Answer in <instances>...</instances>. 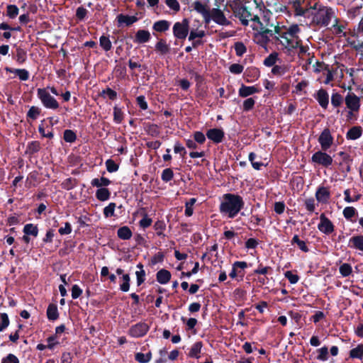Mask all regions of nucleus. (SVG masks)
Returning a JSON list of instances; mask_svg holds the SVG:
<instances>
[{
  "label": "nucleus",
  "mask_w": 363,
  "mask_h": 363,
  "mask_svg": "<svg viewBox=\"0 0 363 363\" xmlns=\"http://www.w3.org/2000/svg\"><path fill=\"white\" fill-rule=\"evenodd\" d=\"M245 202L242 196L234 194H225L221 201L219 211L223 216L228 218H234L244 208Z\"/></svg>",
  "instance_id": "obj_1"
},
{
  "label": "nucleus",
  "mask_w": 363,
  "mask_h": 363,
  "mask_svg": "<svg viewBox=\"0 0 363 363\" xmlns=\"http://www.w3.org/2000/svg\"><path fill=\"white\" fill-rule=\"evenodd\" d=\"M318 4H315L313 6V9H316L317 11L313 17V22L318 26H328L333 16V11L331 8L320 5L318 8Z\"/></svg>",
  "instance_id": "obj_2"
},
{
  "label": "nucleus",
  "mask_w": 363,
  "mask_h": 363,
  "mask_svg": "<svg viewBox=\"0 0 363 363\" xmlns=\"http://www.w3.org/2000/svg\"><path fill=\"white\" fill-rule=\"evenodd\" d=\"M37 96L43 106L48 109L56 110L60 106L57 101L50 94L47 89L38 88L37 89Z\"/></svg>",
  "instance_id": "obj_3"
},
{
  "label": "nucleus",
  "mask_w": 363,
  "mask_h": 363,
  "mask_svg": "<svg viewBox=\"0 0 363 363\" xmlns=\"http://www.w3.org/2000/svg\"><path fill=\"white\" fill-rule=\"evenodd\" d=\"M174 36L180 40H184L189 30V21L184 18L182 22H176L172 28Z\"/></svg>",
  "instance_id": "obj_4"
},
{
  "label": "nucleus",
  "mask_w": 363,
  "mask_h": 363,
  "mask_svg": "<svg viewBox=\"0 0 363 363\" xmlns=\"http://www.w3.org/2000/svg\"><path fill=\"white\" fill-rule=\"evenodd\" d=\"M325 152L322 150L315 152L311 157V162L325 168L329 167L333 164V160Z\"/></svg>",
  "instance_id": "obj_5"
},
{
  "label": "nucleus",
  "mask_w": 363,
  "mask_h": 363,
  "mask_svg": "<svg viewBox=\"0 0 363 363\" xmlns=\"http://www.w3.org/2000/svg\"><path fill=\"white\" fill-rule=\"evenodd\" d=\"M150 325L145 322H139L130 327L128 331V335L134 338L144 337L148 333Z\"/></svg>",
  "instance_id": "obj_6"
},
{
  "label": "nucleus",
  "mask_w": 363,
  "mask_h": 363,
  "mask_svg": "<svg viewBox=\"0 0 363 363\" xmlns=\"http://www.w3.org/2000/svg\"><path fill=\"white\" fill-rule=\"evenodd\" d=\"M333 137L328 128H325L318 137V141L323 151H327L333 143Z\"/></svg>",
  "instance_id": "obj_7"
},
{
  "label": "nucleus",
  "mask_w": 363,
  "mask_h": 363,
  "mask_svg": "<svg viewBox=\"0 0 363 363\" xmlns=\"http://www.w3.org/2000/svg\"><path fill=\"white\" fill-rule=\"evenodd\" d=\"M208 23L213 20L215 23L221 26H228L230 22L226 18L224 13L218 8H213L210 11Z\"/></svg>",
  "instance_id": "obj_8"
},
{
  "label": "nucleus",
  "mask_w": 363,
  "mask_h": 363,
  "mask_svg": "<svg viewBox=\"0 0 363 363\" xmlns=\"http://www.w3.org/2000/svg\"><path fill=\"white\" fill-rule=\"evenodd\" d=\"M318 229L325 235H330L334 232L335 225L324 213H322L320 216V223L318 225Z\"/></svg>",
  "instance_id": "obj_9"
},
{
  "label": "nucleus",
  "mask_w": 363,
  "mask_h": 363,
  "mask_svg": "<svg viewBox=\"0 0 363 363\" xmlns=\"http://www.w3.org/2000/svg\"><path fill=\"white\" fill-rule=\"evenodd\" d=\"M346 108L351 111H359L360 99L353 92H348L345 97Z\"/></svg>",
  "instance_id": "obj_10"
},
{
  "label": "nucleus",
  "mask_w": 363,
  "mask_h": 363,
  "mask_svg": "<svg viewBox=\"0 0 363 363\" xmlns=\"http://www.w3.org/2000/svg\"><path fill=\"white\" fill-rule=\"evenodd\" d=\"M235 13V16L240 19V21H241V23L243 26H248V24H249L248 18L252 16V14L247 6H239L236 9Z\"/></svg>",
  "instance_id": "obj_11"
},
{
  "label": "nucleus",
  "mask_w": 363,
  "mask_h": 363,
  "mask_svg": "<svg viewBox=\"0 0 363 363\" xmlns=\"http://www.w3.org/2000/svg\"><path fill=\"white\" fill-rule=\"evenodd\" d=\"M206 137L214 143L218 144L223 140L225 133L220 128H211L207 130Z\"/></svg>",
  "instance_id": "obj_12"
},
{
  "label": "nucleus",
  "mask_w": 363,
  "mask_h": 363,
  "mask_svg": "<svg viewBox=\"0 0 363 363\" xmlns=\"http://www.w3.org/2000/svg\"><path fill=\"white\" fill-rule=\"evenodd\" d=\"M314 98L318 101L319 105L324 109H326L329 104V95L327 91L324 89H320L315 94Z\"/></svg>",
  "instance_id": "obj_13"
},
{
  "label": "nucleus",
  "mask_w": 363,
  "mask_h": 363,
  "mask_svg": "<svg viewBox=\"0 0 363 363\" xmlns=\"http://www.w3.org/2000/svg\"><path fill=\"white\" fill-rule=\"evenodd\" d=\"M116 20L118 22V26L121 27L123 25L125 26H130L137 22L139 18L135 16H128L121 13L116 16Z\"/></svg>",
  "instance_id": "obj_14"
},
{
  "label": "nucleus",
  "mask_w": 363,
  "mask_h": 363,
  "mask_svg": "<svg viewBox=\"0 0 363 363\" xmlns=\"http://www.w3.org/2000/svg\"><path fill=\"white\" fill-rule=\"evenodd\" d=\"M151 39V34L147 30L140 29L135 35L133 42L138 44L148 43Z\"/></svg>",
  "instance_id": "obj_15"
},
{
  "label": "nucleus",
  "mask_w": 363,
  "mask_h": 363,
  "mask_svg": "<svg viewBox=\"0 0 363 363\" xmlns=\"http://www.w3.org/2000/svg\"><path fill=\"white\" fill-rule=\"evenodd\" d=\"M330 198V192L328 187L321 186L317 189L315 192V199L318 202L326 203H328Z\"/></svg>",
  "instance_id": "obj_16"
},
{
  "label": "nucleus",
  "mask_w": 363,
  "mask_h": 363,
  "mask_svg": "<svg viewBox=\"0 0 363 363\" xmlns=\"http://www.w3.org/2000/svg\"><path fill=\"white\" fill-rule=\"evenodd\" d=\"M194 9L199 13L201 14L204 18V21L206 23H208V18L210 16V9L207 8V6L203 4L200 1L196 0L193 3Z\"/></svg>",
  "instance_id": "obj_17"
},
{
  "label": "nucleus",
  "mask_w": 363,
  "mask_h": 363,
  "mask_svg": "<svg viewBox=\"0 0 363 363\" xmlns=\"http://www.w3.org/2000/svg\"><path fill=\"white\" fill-rule=\"evenodd\" d=\"M194 9L199 13L201 14L204 18V21L206 23H208V18L210 16V9L207 8V6L203 4L200 1L196 0L193 3Z\"/></svg>",
  "instance_id": "obj_18"
},
{
  "label": "nucleus",
  "mask_w": 363,
  "mask_h": 363,
  "mask_svg": "<svg viewBox=\"0 0 363 363\" xmlns=\"http://www.w3.org/2000/svg\"><path fill=\"white\" fill-rule=\"evenodd\" d=\"M282 38H284V42H281V43L289 50L292 51L294 49H296L301 40L298 39V37H296V39L292 38L291 39L288 38L286 35H281Z\"/></svg>",
  "instance_id": "obj_19"
},
{
  "label": "nucleus",
  "mask_w": 363,
  "mask_h": 363,
  "mask_svg": "<svg viewBox=\"0 0 363 363\" xmlns=\"http://www.w3.org/2000/svg\"><path fill=\"white\" fill-rule=\"evenodd\" d=\"M260 90L255 86H248L242 84L238 90V94L240 96L245 98L255 93H259Z\"/></svg>",
  "instance_id": "obj_20"
},
{
  "label": "nucleus",
  "mask_w": 363,
  "mask_h": 363,
  "mask_svg": "<svg viewBox=\"0 0 363 363\" xmlns=\"http://www.w3.org/2000/svg\"><path fill=\"white\" fill-rule=\"evenodd\" d=\"M171 23L167 20L155 21L152 25V30L157 33H164L169 29Z\"/></svg>",
  "instance_id": "obj_21"
},
{
  "label": "nucleus",
  "mask_w": 363,
  "mask_h": 363,
  "mask_svg": "<svg viewBox=\"0 0 363 363\" xmlns=\"http://www.w3.org/2000/svg\"><path fill=\"white\" fill-rule=\"evenodd\" d=\"M4 69L6 72L15 73L21 81H27L29 79V72L26 69H14L6 67Z\"/></svg>",
  "instance_id": "obj_22"
},
{
  "label": "nucleus",
  "mask_w": 363,
  "mask_h": 363,
  "mask_svg": "<svg viewBox=\"0 0 363 363\" xmlns=\"http://www.w3.org/2000/svg\"><path fill=\"white\" fill-rule=\"evenodd\" d=\"M171 277L170 272L165 269L159 270L156 274L157 281L161 284H167L170 281Z\"/></svg>",
  "instance_id": "obj_23"
},
{
  "label": "nucleus",
  "mask_w": 363,
  "mask_h": 363,
  "mask_svg": "<svg viewBox=\"0 0 363 363\" xmlns=\"http://www.w3.org/2000/svg\"><path fill=\"white\" fill-rule=\"evenodd\" d=\"M362 135V128L359 125L353 126L346 133L347 140H354L359 138Z\"/></svg>",
  "instance_id": "obj_24"
},
{
  "label": "nucleus",
  "mask_w": 363,
  "mask_h": 363,
  "mask_svg": "<svg viewBox=\"0 0 363 363\" xmlns=\"http://www.w3.org/2000/svg\"><path fill=\"white\" fill-rule=\"evenodd\" d=\"M247 82H252L260 76V72L257 67L247 68L245 72Z\"/></svg>",
  "instance_id": "obj_25"
},
{
  "label": "nucleus",
  "mask_w": 363,
  "mask_h": 363,
  "mask_svg": "<svg viewBox=\"0 0 363 363\" xmlns=\"http://www.w3.org/2000/svg\"><path fill=\"white\" fill-rule=\"evenodd\" d=\"M46 314L49 320L55 321L57 320L59 318V313L57 305L55 303H50L48 306Z\"/></svg>",
  "instance_id": "obj_26"
},
{
  "label": "nucleus",
  "mask_w": 363,
  "mask_h": 363,
  "mask_svg": "<svg viewBox=\"0 0 363 363\" xmlns=\"http://www.w3.org/2000/svg\"><path fill=\"white\" fill-rule=\"evenodd\" d=\"M155 50L160 55H164L169 52L170 48L169 45L167 43L166 40L161 38L155 44Z\"/></svg>",
  "instance_id": "obj_27"
},
{
  "label": "nucleus",
  "mask_w": 363,
  "mask_h": 363,
  "mask_svg": "<svg viewBox=\"0 0 363 363\" xmlns=\"http://www.w3.org/2000/svg\"><path fill=\"white\" fill-rule=\"evenodd\" d=\"M117 235L120 239L127 240L131 238L133 233L130 228L125 225L118 229Z\"/></svg>",
  "instance_id": "obj_28"
},
{
  "label": "nucleus",
  "mask_w": 363,
  "mask_h": 363,
  "mask_svg": "<svg viewBox=\"0 0 363 363\" xmlns=\"http://www.w3.org/2000/svg\"><path fill=\"white\" fill-rule=\"evenodd\" d=\"M203 346L201 341L196 342L191 347L189 352V357L192 358L199 359L200 357L199 354Z\"/></svg>",
  "instance_id": "obj_29"
},
{
  "label": "nucleus",
  "mask_w": 363,
  "mask_h": 363,
  "mask_svg": "<svg viewBox=\"0 0 363 363\" xmlns=\"http://www.w3.org/2000/svg\"><path fill=\"white\" fill-rule=\"evenodd\" d=\"M41 148L40 143L38 140H33L28 143L26 153L33 155L40 151Z\"/></svg>",
  "instance_id": "obj_30"
},
{
  "label": "nucleus",
  "mask_w": 363,
  "mask_h": 363,
  "mask_svg": "<svg viewBox=\"0 0 363 363\" xmlns=\"http://www.w3.org/2000/svg\"><path fill=\"white\" fill-rule=\"evenodd\" d=\"M41 111L42 109L40 107L32 106L31 107H30L29 110L26 113L27 120H36L38 118V116L41 114Z\"/></svg>",
  "instance_id": "obj_31"
},
{
  "label": "nucleus",
  "mask_w": 363,
  "mask_h": 363,
  "mask_svg": "<svg viewBox=\"0 0 363 363\" xmlns=\"http://www.w3.org/2000/svg\"><path fill=\"white\" fill-rule=\"evenodd\" d=\"M38 228L37 225L33 223L26 224L23 227V232L27 235H32L36 238L38 235Z\"/></svg>",
  "instance_id": "obj_32"
},
{
  "label": "nucleus",
  "mask_w": 363,
  "mask_h": 363,
  "mask_svg": "<svg viewBox=\"0 0 363 363\" xmlns=\"http://www.w3.org/2000/svg\"><path fill=\"white\" fill-rule=\"evenodd\" d=\"M350 242L352 244V247L363 251V235L353 236L350 239Z\"/></svg>",
  "instance_id": "obj_33"
},
{
  "label": "nucleus",
  "mask_w": 363,
  "mask_h": 363,
  "mask_svg": "<svg viewBox=\"0 0 363 363\" xmlns=\"http://www.w3.org/2000/svg\"><path fill=\"white\" fill-rule=\"evenodd\" d=\"M14 59L19 65L23 64L27 59V52L22 48L18 47L16 50Z\"/></svg>",
  "instance_id": "obj_34"
},
{
  "label": "nucleus",
  "mask_w": 363,
  "mask_h": 363,
  "mask_svg": "<svg viewBox=\"0 0 363 363\" xmlns=\"http://www.w3.org/2000/svg\"><path fill=\"white\" fill-rule=\"evenodd\" d=\"M111 192L107 188H99L96 191V197L100 201H105L109 199Z\"/></svg>",
  "instance_id": "obj_35"
},
{
  "label": "nucleus",
  "mask_w": 363,
  "mask_h": 363,
  "mask_svg": "<svg viewBox=\"0 0 363 363\" xmlns=\"http://www.w3.org/2000/svg\"><path fill=\"white\" fill-rule=\"evenodd\" d=\"M350 357L352 359H363V344L358 345L350 351Z\"/></svg>",
  "instance_id": "obj_36"
},
{
  "label": "nucleus",
  "mask_w": 363,
  "mask_h": 363,
  "mask_svg": "<svg viewBox=\"0 0 363 363\" xmlns=\"http://www.w3.org/2000/svg\"><path fill=\"white\" fill-rule=\"evenodd\" d=\"M113 121L116 124H120L122 123L124 118V113L122 111V108L117 105H115L113 107Z\"/></svg>",
  "instance_id": "obj_37"
},
{
  "label": "nucleus",
  "mask_w": 363,
  "mask_h": 363,
  "mask_svg": "<svg viewBox=\"0 0 363 363\" xmlns=\"http://www.w3.org/2000/svg\"><path fill=\"white\" fill-rule=\"evenodd\" d=\"M291 245L296 244L298 247L304 252H309V248L308 247L306 243L303 241L299 239V237L298 235H295L292 240H291Z\"/></svg>",
  "instance_id": "obj_38"
},
{
  "label": "nucleus",
  "mask_w": 363,
  "mask_h": 363,
  "mask_svg": "<svg viewBox=\"0 0 363 363\" xmlns=\"http://www.w3.org/2000/svg\"><path fill=\"white\" fill-rule=\"evenodd\" d=\"M77 185V180L75 178L69 177L65 179L62 184L61 187L65 190H71Z\"/></svg>",
  "instance_id": "obj_39"
},
{
  "label": "nucleus",
  "mask_w": 363,
  "mask_h": 363,
  "mask_svg": "<svg viewBox=\"0 0 363 363\" xmlns=\"http://www.w3.org/2000/svg\"><path fill=\"white\" fill-rule=\"evenodd\" d=\"M111 182L108 178L101 177L100 179H98V178L93 179L91 182V184L93 186L101 188L102 186H108L111 184Z\"/></svg>",
  "instance_id": "obj_40"
},
{
  "label": "nucleus",
  "mask_w": 363,
  "mask_h": 363,
  "mask_svg": "<svg viewBox=\"0 0 363 363\" xmlns=\"http://www.w3.org/2000/svg\"><path fill=\"white\" fill-rule=\"evenodd\" d=\"M344 101L345 99L340 93H333L331 96V104L334 108L340 107Z\"/></svg>",
  "instance_id": "obj_41"
},
{
  "label": "nucleus",
  "mask_w": 363,
  "mask_h": 363,
  "mask_svg": "<svg viewBox=\"0 0 363 363\" xmlns=\"http://www.w3.org/2000/svg\"><path fill=\"white\" fill-rule=\"evenodd\" d=\"M278 60V53L273 52L269 54L264 60L263 64L266 67H274Z\"/></svg>",
  "instance_id": "obj_42"
},
{
  "label": "nucleus",
  "mask_w": 363,
  "mask_h": 363,
  "mask_svg": "<svg viewBox=\"0 0 363 363\" xmlns=\"http://www.w3.org/2000/svg\"><path fill=\"white\" fill-rule=\"evenodd\" d=\"M152 359V353L150 352L147 354L137 352L135 354V359L139 363H147Z\"/></svg>",
  "instance_id": "obj_43"
},
{
  "label": "nucleus",
  "mask_w": 363,
  "mask_h": 363,
  "mask_svg": "<svg viewBox=\"0 0 363 363\" xmlns=\"http://www.w3.org/2000/svg\"><path fill=\"white\" fill-rule=\"evenodd\" d=\"M289 68L286 65H274L272 69V73L274 75L281 76L289 72Z\"/></svg>",
  "instance_id": "obj_44"
},
{
  "label": "nucleus",
  "mask_w": 363,
  "mask_h": 363,
  "mask_svg": "<svg viewBox=\"0 0 363 363\" xmlns=\"http://www.w3.org/2000/svg\"><path fill=\"white\" fill-rule=\"evenodd\" d=\"M100 96L104 98L108 97L110 100L114 101L117 99L118 94L110 87H107L101 91Z\"/></svg>",
  "instance_id": "obj_45"
},
{
  "label": "nucleus",
  "mask_w": 363,
  "mask_h": 363,
  "mask_svg": "<svg viewBox=\"0 0 363 363\" xmlns=\"http://www.w3.org/2000/svg\"><path fill=\"white\" fill-rule=\"evenodd\" d=\"M154 229L158 236H164L163 232L166 229V224L164 220H158L154 224Z\"/></svg>",
  "instance_id": "obj_46"
},
{
  "label": "nucleus",
  "mask_w": 363,
  "mask_h": 363,
  "mask_svg": "<svg viewBox=\"0 0 363 363\" xmlns=\"http://www.w3.org/2000/svg\"><path fill=\"white\" fill-rule=\"evenodd\" d=\"M318 353L316 359L320 361H327L329 358L328 348L326 346H323L317 350Z\"/></svg>",
  "instance_id": "obj_47"
},
{
  "label": "nucleus",
  "mask_w": 363,
  "mask_h": 363,
  "mask_svg": "<svg viewBox=\"0 0 363 363\" xmlns=\"http://www.w3.org/2000/svg\"><path fill=\"white\" fill-rule=\"evenodd\" d=\"M63 139L67 143H72L77 140V135L72 130L67 129L63 133Z\"/></svg>",
  "instance_id": "obj_48"
},
{
  "label": "nucleus",
  "mask_w": 363,
  "mask_h": 363,
  "mask_svg": "<svg viewBox=\"0 0 363 363\" xmlns=\"http://www.w3.org/2000/svg\"><path fill=\"white\" fill-rule=\"evenodd\" d=\"M100 46L105 50L109 51L112 48L111 42L108 37L101 35L99 38Z\"/></svg>",
  "instance_id": "obj_49"
},
{
  "label": "nucleus",
  "mask_w": 363,
  "mask_h": 363,
  "mask_svg": "<svg viewBox=\"0 0 363 363\" xmlns=\"http://www.w3.org/2000/svg\"><path fill=\"white\" fill-rule=\"evenodd\" d=\"M196 202V198H191L188 201L185 203V215L188 217H190L193 215L194 208L193 206Z\"/></svg>",
  "instance_id": "obj_50"
},
{
  "label": "nucleus",
  "mask_w": 363,
  "mask_h": 363,
  "mask_svg": "<svg viewBox=\"0 0 363 363\" xmlns=\"http://www.w3.org/2000/svg\"><path fill=\"white\" fill-rule=\"evenodd\" d=\"M123 283L120 284V290L127 292L130 289V277L128 274H123L121 277Z\"/></svg>",
  "instance_id": "obj_51"
},
{
  "label": "nucleus",
  "mask_w": 363,
  "mask_h": 363,
  "mask_svg": "<svg viewBox=\"0 0 363 363\" xmlns=\"http://www.w3.org/2000/svg\"><path fill=\"white\" fill-rule=\"evenodd\" d=\"M18 8L14 4H9L6 7V16L11 19L15 18L18 16Z\"/></svg>",
  "instance_id": "obj_52"
},
{
  "label": "nucleus",
  "mask_w": 363,
  "mask_h": 363,
  "mask_svg": "<svg viewBox=\"0 0 363 363\" xmlns=\"http://www.w3.org/2000/svg\"><path fill=\"white\" fill-rule=\"evenodd\" d=\"M146 131L148 135L152 137H157L160 133L158 125L155 123L148 124L147 125Z\"/></svg>",
  "instance_id": "obj_53"
},
{
  "label": "nucleus",
  "mask_w": 363,
  "mask_h": 363,
  "mask_svg": "<svg viewBox=\"0 0 363 363\" xmlns=\"http://www.w3.org/2000/svg\"><path fill=\"white\" fill-rule=\"evenodd\" d=\"M339 272L342 277H347L352 274V269L350 264L344 263L340 265L339 268Z\"/></svg>",
  "instance_id": "obj_54"
},
{
  "label": "nucleus",
  "mask_w": 363,
  "mask_h": 363,
  "mask_svg": "<svg viewBox=\"0 0 363 363\" xmlns=\"http://www.w3.org/2000/svg\"><path fill=\"white\" fill-rule=\"evenodd\" d=\"M174 177V172L171 168L164 169L161 175V179L164 182H170Z\"/></svg>",
  "instance_id": "obj_55"
},
{
  "label": "nucleus",
  "mask_w": 363,
  "mask_h": 363,
  "mask_svg": "<svg viewBox=\"0 0 363 363\" xmlns=\"http://www.w3.org/2000/svg\"><path fill=\"white\" fill-rule=\"evenodd\" d=\"M343 216L347 220H350L356 215L357 210L352 206H347L343 210Z\"/></svg>",
  "instance_id": "obj_56"
},
{
  "label": "nucleus",
  "mask_w": 363,
  "mask_h": 363,
  "mask_svg": "<svg viewBox=\"0 0 363 363\" xmlns=\"http://www.w3.org/2000/svg\"><path fill=\"white\" fill-rule=\"evenodd\" d=\"M0 318L1 322L0 323V332L4 331L10 324V320L8 314L6 313H0Z\"/></svg>",
  "instance_id": "obj_57"
},
{
  "label": "nucleus",
  "mask_w": 363,
  "mask_h": 363,
  "mask_svg": "<svg viewBox=\"0 0 363 363\" xmlns=\"http://www.w3.org/2000/svg\"><path fill=\"white\" fill-rule=\"evenodd\" d=\"M115 203H110L107 206L104 208L103 213L106 218L114 216V211L116 208Z\"/></svg>",
  "instance_id": "obj_58"
},
{
  "label": "nucleus",
  "mask_w": 363,
  "mask_h": 363,
  "mask_svg": "<svg viewBox=\"0 0 363 363\" xmlns=\"http://www.w3.org/2000/svg\"><path fill=\"white\" fill-rule=\"evenodd\" d=\"M237 56H242L247 51L246 46L242 42H236L234 45Z\"/></svg>",
  "instance_id": "obj_59"
},
{
  "label": "nucleus",
  "mask_w": 363,
  "mask_h": 363,
  "mask_svg": "<svg viewBox=\"0 0 363 363\" xmlns=\"http://www.w3.org/2000/svg\"><path fill=\"white\" fill-rule=\"evenodd\" d=\"M143 218L139 221V225L143 228H147L152 225V220L149 218L147 214L144 212L143 213Z\"/></svg>",
  "instance_id": "obj_60"
},
{
  "label": "nucleus",
  "mask_w": 363,
  "mask_h": 363,
  "mask_svg": "<svg viewBox=\"0 0 363 363\" xmlns=\"http://www.w3.org/2000/svg\"><path fill=\"white\" fill-rule=\"evenodd\" d=\"M105 164L107 171L110 173H113L118 170L119 165L111 159L107 160Z\"/></svg>",
  "instance_id": "obj_61"
},
{
  "label": "nucleus",
  "mask_w": 363,
  "mask_h": 363,
  "mask_svg": "<svg viewBox=\"0 0 363 363\" xmlns=\"http://www.w3.org/2000/svg\"><path fill=\"white\" fill-rule=\"evenodd\" d=\"M206 35V33L204 30H191L190 31L189 35V40H194L196 38H202Z\"/></svg>",
  "instance_id": "obj_62"
},
{
  "label": "nucleus",
  "mask_w": 363,
  "mask_h": 363,
  "mask_svg": "<svg viewBox=\"0 0 363 363\" xmlns=\"http://www.w3.org/2000/svg\"><path fill=\"white\" fill-rule=\"evenodd\" d=\"M255 104V101L253 98H248L243 101L242 109L244 111H251Z\"/></svg>",
  "instance_id": "obj_63"
},
{
  "label": "nucleus",
  "mask_w": 363,
  "mask_h": 363,
  "mask_svg": "<svg viewBox=\"0 0 363 363\" xmlns=\"http://www.w3.org/2000/svg\"><path fill=\"white\" fill-rule=\"evenodd\" d=\"M1 363H20L18 358L13 354H9L2 358Z\"/></svg>",
  "instance_id": "obj_64"
}]
</instances>
